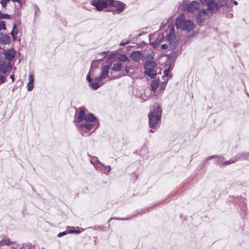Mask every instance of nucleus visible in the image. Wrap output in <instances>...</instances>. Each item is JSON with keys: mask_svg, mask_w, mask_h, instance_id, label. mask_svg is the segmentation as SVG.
Here are the masks:
<instances>
[{"mask_svg": "<svg viewBox=\"0 0 249 249\" xmlns=\"http://www.w3.org/2000/svg\"><path fill=\"white\" fill-rule=\"evenodd\" d=\"M167 84V81H164L161 83V86H160V89L161 90H163L165 88V87Z\"/></svg>", "mask_w": 249, "mask_h": 249, "instance_id": "nucleus-37", "label": "nucleus"}, {"mask_svg": "<svg viewBox=\"0 0 249 249\" xmlns=\"http://www.w3.org/2000/svg\"><path fill=\"white\" fill-rule=\"evenodd\" d=\"M157 67L156 63L152 61H146L144 65V73L149 76L151 78H154L157 73L155 70Z\"/></svg>", "mask_w": 249, "mask_h": 249, "instance_id": "nucleus-5", "label": "nucleus"}, {"mask_svg": "<svg viewBox=\"0 0 249 249\" xmlns=\"http://www.w3.org/2000/svg\"><path fill=\"white\" fill-rule=\"evenodd\" d=\"M10 16L7 14H3L0 12V19H9Z\"/></svg>", "mask_w": 249, "mask_h": 249, "instance_id": "nucleus-27", "label": "nucleus"}, {"mask_svg": "<svg viewBox=\"0 0 249 249\" xmlns=\"http://www.w3.org/2000/svg\"><path fill=\"white\" fill-rule=\"evenodd\" d=\"M129 43V41H126L125 42L122 41V42H120V46H124L125 45H126Z\"/></svg>", "mask_w": 249, "mask_h": 249, "instance_id": "nucleus-42", "label": "nucleus"}, {"mask_svg": "<svg viewBox=\"0 0 249 249\" xmlns=\"http://www.w3.org/2000/svg\"><path fill=\"white\" fill-rule=\"evenodd\" d=\"M101 81H97L96 80V78L95 79V82L94 83H91L90 84H89V86L90 87L93 89L94 90H96L97 89H98L101 85H102L103 84H100V83L101 82Z\"/></svg>", "mask_w": 249, "mask_h": 249, "instance_id": "nucleus-21", "label": "nucleus"}, {"mask_svg": "<svg viewBox=\"0 0 249 249\" xmlns=\"http://www.w3.org/2000/svg\"><path fill=\"white\" fill-rule=\"evenodd\" d=\"M29 81L27 85V90L28 91H31L34 87V75L32 74H29Z\"/></svg>", "mask_w": 249, "mask_h": 249, "instance_id": "nucleus-17", "label": "nucleus"}, {"mask_svg": "<svg viewBox=\"0 0 249 249\" xmlns=\"http://www.w3.org/2000/svg\"><path fill=\"white\" fill-rule=\"evenodd\" d=\"M109 0H92L90 4L95 7L97 11H100L109 6Z\"/></svg>", "mask_w": 249, "mask_h": 249, "instance_id": "nucleus-7", "label": "nucleus"}, {"mask_svg": "<svg viewBox=\"0 0 249 249\" xmlns=\"http://www.w3.org/2000/svg\"><path fill=\"white\" fill-rule=\"evenodd\" d=\"M18 33V28L17 26L14 24L13 26V29L11 32V35L13 38V40H15L17 37V35Z\"/></svg>", "mask_w": 249, "mask_h": 249, "instance_id": "nucleus-19", "label": "nucleus"}, {"mask_svg": "<svg viewBox=\"0 0 249 249\" xmlns=\"http://www.w3.org/2000/svg\"><path fill=\"white\" fill-rule=\"evenodd\" d=\"M9 1V0H1V4L3 7L5 8L6 6V4Z\"/></svg>", "mask_w": 249, "mask_h": 249, "instance_id": "nucleus-36", "label": "nucleus"}, {"mask_svg": "<svg viewBox=\"0 0 249 249\" xmlns=\"http://www.w3.org/2000/svg\"><path fill=\"white\" fill-rule=\"evenodd\" d=\"M111 170V167L109 165L105 166L104 164V166H102V172L105 174H108Z\"/></svg>", "mask_w": 249, "mask_h": 249, "instance_id": "nucleus-23", "label": "nucleus"}, {"mask_svg": "<svg viewBox=\"0 0 249 249\" xmlns=\"http://www.w3.org/2000/svg\"><path fill=\"white\" fill-rule=\"evenodd\" d=\"M68 233V232H67L66 231H63V232H60L58 234L57 236L59 237H62V236H63L64 235H65L67 234Z\"/></svg>", "mask_w": 249, "mask_h": 249, "instance_id": "nucleus-39", "label": "nucleus"}, {"mask_svg": "<svg viewBox=\"0 0 249 249\" xmlns=\"http://www.w3.org/2000/svg\"><path fill=\"white\" fill-rule=\"evenodd\" d=\"M5 58L11 61L15 56V52L13 50H8L4 53Z\"/></svg>", "mask_w": 249, "mask_h": 249, "instance_id": "nucleus-16", "label": "nucleus"}, {"mask_svg": "<svg viewBox=\"0 0 249 249\" xmlns=\"http://www.w3.org/2000/svg\"><path fill=\"white\" fill-rule=\"evenodd\" d=\"M209 11L208 9H202L198 13V16H201V14L203 16L207 15L209 13Z\"/></svg>", "mask_w": 249, "mask_h": 249, "instance_id": "nucleus-28", "label": "nucleus"}, {"mask_svg": "<svg viewBox=\"0 0 249 249\" xmlns=\"http://www.w3.org/2000/svg\"><path fill=\"white\" fill-rule=\"evenodd\" d=\"M161 47L163 49H166L168 48V45L166 44H163L161 45Z\"/></svg>", "mask_w": 249, "mask_h": 249, "instance_id": "nucleus-43", "label": "nucleus"}, {"mask_svg": "<svg viewBox=\"0 0 249 249\" xmlns=\"http://www.w3.org/2000/svg\"><path fill=\"white\" fill-rule=\"evenodd\" d=\"M5 243L7 245H9L11 243V242L9 241V240H5Z\"/></svg>", "mask_w": 249, "mask_h": 249, "instance_id": "nucleus-46", "label": "nucleus"}, {"mask_svg": "<svg viewBox=\"0 0 249 249\" xmlns=\"http://www.w3.org/2000/svg\"><path fill=\"white\" fill-rule=\"evenodd\" d=\"M197 21L199 23H201L204 19V16L201 14V16H198V14L197 15Z\"/></svg>", "mask_w": 249, "mask_h": 249, "instance_id": "nucleus-32", "label": "nucleus"}, {"mask_svg": "<svg viewBox=\"0 0 249 249\" xmlns=\"http://www.w3.org/2000/svg\"><path fill=\"white\" fill-rule=\"evenodd\" d=\"M34 8L35 11V16L36 17L37 14L39 11V8L38 7V6L36 4H34Z\"/></svg>", "mask_w": 249, "mask_h": 249, "instance_id": "nucleus-35", "label": "nucleus"}, {"mask_svg": "<svg viewBox=\"0 0 249 249\" xmlns=\"http://www.w3.org/2000/svg\"><path fill=\"white\" fill-rule=\"evenodd\" d=\"M176 26L177 29H180L187 33L190 32L195 28L193 22L190 20L186 19L184 14H180L177 18Z\"/></svg>", "mask_w": 249, "mask_h": 249, "instance_id": "nucleus-3", "label": "nucleus"}, {"mask_svg": "<svg viewBox=\"0 0 249 249\" xmlns=\"http://www.w3.org/2000/svg\"><path fill=\"white\" fill-rule=\"evenodd\" d=\"M167 39L169 41L170 44H176L175 41L176 37L175 34L174 26L172 24L169 25L167 29L166 30ZM175 46L174 44H173Z\"/></svg>", "mask_w": 249, "mask_h": 249, "instance_id": "nucleus-8", "label": "nucleus"}, {"mask_svg": "<svg viewBox=\"0 0 249 249\" xmlns=\"http://www.w3.org/2000/svg\"><path fill=\"white\" fill-rule=\"evenodd\" d=\"M9 67L0 60V73L5 74L8 71Z\"/></svg>", "mask_w": 249, "mask_h": 249, "instance_id": "nucleus-18", "label": "nucleus"}, {"mask_svg": "<svg viewBox=\"0 0 249 249\" xmlns=\"http://www.w3.org/2000/svg\"><path fill=\"white\" fill-rule=\"evenodd\" d=\"M117 219V220H126V219H128V218H111L109 221H110L111 219Z\"/></svg>", "mask_w": 249, "mask_h": 249, "instance_id": "nucleus-44", "label": "nucleus"}, {"mask_svg": "<svg viewBox=\"0 0 249 249\" xmlns=\"http://www.w3.org/2000/svg\"><path fill=\"white\" fill-rule=\"evenodd\" d=\"M10 78L11 79H12V82H14V80H15V78H14V75L13 74V75H11L10 76Z\"/></svg>", "mask_w": 249, "mask_h": 249, "instance_id": "nucleus-45", "label": "nucleus"}, {"mask_svg": "<svg viewBox=\"0 0 249 249\" xmlns=\"http://www.w3.org/2000/svg\"><path fill=\"white\" fill-rule=\"evenodd\" d=\"M92 72V71L91 70V69L90 70L89 72V74L87 75V77H86V79H87V80L89 82V84L92 82V79L90 77V73Z\"/></svg>", "mask_w": 249, "mask_h": 249, "instance_id": "nucleus-31", "label": "nucleus"}, {"mask_svg": "<svg viewBox=\"0 0 249 249\" xmlns=\"http://www.w3.org/2000/svg\"><path fill=\"white\" fill-rule=\"evenodd\" d=\"M86 108L84 107H80L78 109L74 116L75 124L77 123H81L83 121H92L95 119V117L92 113L86 114Z\"/></svg>", "mask_w": 249, "mask_h": 249, "instance_id": "nucleus-4", "label": "nucleus"}, {"mask_svg": "<svg viewBox=\"0 0 249 249\" xmlns=\"http://www.w3.org/2000/svg\"><path fill=\"white\" fill-rule=\"evenodd\" d=\"M233 3L235 4V5H237V2L236 1H233Z\"/></svg>", "mask_w": 249, "mask_h": 249, "instance_id": "nucleus-47", "label": "nucleus"}, {"mask_svg": "<svg viewBox=\"0 0 249 249\" xmlns=\"http://www.w3.org/2000/svg\"><path fill=\"white\" fill-rule=\"evenodd\" d=\"M110 66L106 65L102 67L101 73L98 77H96V80L98 81H102L104 79L108 76Z\"/></svg>", "mask_w": 249, "mask_h": 249, "instance_id": "nucleus-10", "label": "nucleus"}, {"mask_svg": "<svg viewBox=\"0 0 249 249\" xmlns=\"http://www.w3.org/2000/svg\"><path fill=\"white\" fill-rule=\"evenodd\" d=\"M5 24L4 21H0V31L1 30H5Z\"/></svg>", "mask_w": 249, "mask_h": 249, "instance_id": "nucleus-34", "label": "nucleus"}, {"mask_svg": "<svg viewBox=\"0 0 249 249\" xmlns=\"http://www.w3.org/2000/svg\"><path fill=\"white\" fill-rule=\"evenodd\" d=\"M5 76L0 73V85L5 82Z\"/></svg>", "mask_w": 249, "mask_h": 249, "instance_id": "nucleus-33", "label": "nucleus"}, {"mask_svg": "<svg viewBox=\"0 0 249 249\" xmlns=\"http://www.w3.org/2000/svg\"><path fill=\"white\" fill-rule=\"evenodd\" d=\"M80 232H81V231H78V230L70 231L68 232V233H76V234L80 233Z\"/></svg>", "mask_w": 249, "mask_h": 249, "instance_id": "nucleus-38", "label": "nucleus"}, {"mask_svg": "<svg viewBox=\"0 0 249 249\" xmlns=\"http://www.w3.org/2000/svg\"><path fill=\"white\" fill-rule=\"evenodd\" d=\"M131 70H133L132 68L131 67L128 66L126 67L125 69V72L128 74H131L133 73V71H131Z\"/></svg>", "mask_w": 249, "mask_h": 249, "instance_id": "nucleus-30", "label": "nucleus"}, {"mask_svg": "<svg viewBox=\"0 0 249 249\" xmlns=\"http://www.w3.org/2000/svg\"><path fill=\"white\" fill-rule=\"evenodd\" d=\"M10 37L7 35L0 33V43L2 45H6L9 43Z\"/></svg>", "mask_w": 249, "mask_h": 249, "instance_id": "nucleus-14", "label": "nucleus"}, {"mask_svg": "<svg viewBox=\"0 0 249 249\" xmlns=\"http://www.w3.org/2000/svg\"><path fill=\"white\" fill-rule=\"evenodd\" d=\"M90 161L97 170L102 171V166H104V164L100 162L97 157H91Z\"/></svg>", "mask_w": 249, "mask_h": 249, "instance_id": "nucleus-11", "label": "nucleus"}, {"mask_svg": "<svg viewBox=\"0 0 249 249\" xmlns=\"http://www.w3.org/2000/svg\"><path fill=\"white\" fill-rule=\"evenodd\" d=\"M236 160H249V153L242 152L239 153L235 156Z\"/></svg>", "mask_w": 249, "mask_h": 249, "instance_id": "nucleus-15", "label": "nucleus"}, {"mask_svg": "<svg viewBox=\"0 0 249 249\" xmlns=\"http://www.w3.org/2000/svg\"><path fill=\"white\" fill-rule=\"evenodd\" d=\"M217 159L216 163L218 164L223 166V162H224V158L220 156H216Z\"/></svg>", "mask_w": 249, "mask_h": 249, "instance_id": "nucleus-24", "label": "nucleus"}, {"mask_svg": "<svg viewBox=\"0 0 249 249\" xmlns=\"http://www.w3.org/2000/svg\"><path fill=\"white\" fill-rule=\"evenodd\" d=\"M236 161V159L235 158V156L231 159L229 160L224 161V162H223V166H226L230 164H231L232 163L235 162Z\"/></svg>", "mask_w": 249, "mask_h": 249, "instance_id": "nucleus-25", "label": "nucleus"}, {"mask_svg": "<svg viewBox=\"0 0 249 249\" xmlns=\"http://www.w3.org/2000/svg\"><path fill=\"white\" fill-rule=\"evenodd\" d=\"M232 16H233L232 14H230V18H232Z\"/></svg>", "mask_w": 249, "mask_h": 249, "instance_id": "nucleus-49", "label": "nucleus"}, {"mask_svg": "<svg viewBox=\"0 0 249 249\" xmlns=\"http://www.w3.org/2000/svg\"><path fill=\"white\" fill-rule=\"evenodd\" d=\"M85 123L82 122L75 124L77 130L83 136L88 131L92 130L91 132H94L99 126L98 120L96 117L94 120L85 121Z\"/></svg>", "mask_w": 249, "mask_h": 249, "instance_id": "nucleus-2", "label": "nucleus"}, {"mask_svg": "<svg viewBox=\"0 0 249 249\" xmlns=\"http://www.w3.org/2000/svg\"><path fill=\"white\" fill-rule=\"evenodd\" d=\"M119 60L121 61L122 62H125L128 61V58L127 57V56L124 54H122L120 55L119 57Z\"/></svg>", "mask_w": 249, "mask_h": 249, "instance_id": "nucleus-26", "label": "nucleus"}, {"mask_svg": "<svg viewBox=\"0 0 249 249\" xmlns=\"http://www.w3.org/2000/svg\"><path fill=\"white\" fill-rule=\"evenodd\" d=\"M163 72H164V76H165V77L168 76V74H169V70H164Z\"/></svg>", "mask_w": 249, "mask_h": 249, "instance_id": "nucleus-41", "label": "nucleus"}, {"mask_svg": "<svg viewBox=\"0 0 249 249\" xmlns=\"http://www.w3.org/2000/svg\"><path fill=\"white\" fill-rule=\"evenodd\" d=\"M158 85H159V82L157 80H155L152 81L151 83V89L153 91H156V89L158 87Z\"/></svg>", "mask_w": 249, "mask_h": 249, "instance_id": "nucleus-22", "label": "nucleus"}, {"mask_svg": "<svg viewBox=\"0 0 249 249\" xmlns=\"http://www.w3.org/2000/svg\"><path fill=\"white\" fill-rule=\"evenodd\" d=\"M122 64L120 62L115 63L113 65L112 70L115 71H119L122 70Z\"/></svg>", "mask_w": 249, "mask_h": 249, "instance_id": "nucleus-20", "label": "nucleus"}, {"mask_svg": "<svg viewBox=\"0 0 249 249\" xmlns=\"http://www.w3.org/2000/svg\"><path fill=\"white\" fill-rule=\"evenodd\" d=\"M199 6V2L194 0L188 5L187 9L189 12L194 13L198 9Z\"/></svg>", "mask_w": 249, "mask_h": 249, "instance_id": "nucleus-12", "label": "nucleus"}, {"mask_svg": "<svg viewBox=\"0 0 249 249\" xmlns=\"http://www.w3.org/2000/svg\"><path fill=\"white\" fill-rule=\"evenodd\" d=\"M162 110L158 103H155L148 114L149 125L151 128L157 129L160 126Z\"/></svg>", "mask_w": 249, "mask_h": 249, "instance_id": "nucleus-1", "label": "nucleus"}, {"mask_svg": "<svg viewBox=\"0 0 249 249\" xmlns=\"http://www.w3.org/2000/svg\"><path fill=\"white\" fill-rule=\"evenodd\" d=\"M109 6L115 8L114 10H109L108 11L112 12L113 14H119L122 13L124 9L125 4L118 0H109Z\"/></svg>", "mask_w": 249, "mask_h": 249, "instance_id": "nucleus-6", "label": "nucleus"}, {"mask_svg": "<svg viewBox=\"0 0 249 249\" xmlns=\"http://www.w3.org/2000/svg\"><path fill=\"white\" fill-rule=\"evenodd\" d=\"M216 156H217V155H212V156H209V157H208L206 158V160H211V159H213L216 158Z\"/></svg>", "mask_w": 249, "mask_h": 249, "instance_id": "nucleus-40", "label": "nucleus"}, {"mask_svg": "<svg viewBox=\"0 0 249 249\" xmlns=\"http://www.w3.org/2000/svg\"><path fill=\"white\" fill-rule=\"evenodd\" d=\"M143 56L141 51H133L130 53V57L135 62H139Z\"/></svg>", "mask_w": 249, "mask_h": 249, "instance_id": "nucleus-13", "label": "nucleus"}, {"mask_svg": "<svg viewBox=\"0 0 249 249\" xmlns=\"http://www.w3.org/2000/svg\"><path fill=\"white\" fill-rule=\"evenodd\" d=\"M153 128H151L150 130V131L151 132H154V131L153 130Z\"/></svg>", "mask_w": 249, "mask_h": 249, "instance_id": "nucleus-48", "label": "nucleus"}, {"mask_svg": "<svg viewBox=\"0 0 249 249\" xmlns=\"http://www.w3.org/2000/svg\"><path fill=\"white\" fill-rule=\"evenodd\" d=\"M145 58L147 59H153L154 58V53L152 52H151L150 53H146Z\"/></svg>", "mask_w": 249, "mask_h": 249, "instance_id": "nucleus-29", "label": "nucleus"}, {"mask_svg": "<svg viewBox=\"0 0 249 249\" xmlns=\"http://www.w3.org/2000/svg\"><path fill=\"white\" fill-rule=\"evenodd\" d=\"M207 9L211 14H213L218 11L219 9L218 6V3L215 0H211L206 2Z\"/></svg>", "mask_w": 249, "mask_h": 249, "instance_id": "nucleus-9", "label": "nucleus"}]
</instances>
